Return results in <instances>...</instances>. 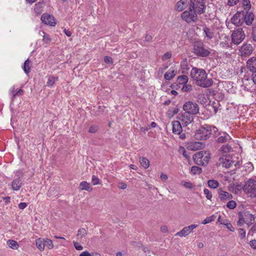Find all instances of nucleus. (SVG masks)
<instances>
[{
  "instance_id": "obj_1",
  "label": "nucleus",
  "mask_w": 256,
  "mask_h": 256,
  "mask_svg": "<svg viewBox=\"0 0 256 256\" xmlns=\"http://www.w3.org/2000/svg\"><path fill=\"white\" fill-rule=\"evenodd\" d=\"M190 76L196 85L200 87L208 88L213 84L212 79L207 78V74L204 69L193 68L190 72Z\"/></svg>"
},
{
  "instance_id": "obj_2",
  "label": "nucleus",
  "mask_w": 256,
  "mask_h": 256,
  "mask_svg": "<svg viewBox=\"0 0 256 256\" xmlns=\"http://www.w3.org/2000/svg\"><path fill=\"white\" fill-rule=\"evenodd\" d=\"M216 128L214 126L205 124L197 130L194 134L195 138L198 140H206L210 138L212 131L216 132Z\"/></svg>"
},
{
  "instance_id": "obj_3",
  "label": "nucleus",
  "mask_w": 256,
  "mask_h": 256,
  "mask_svg": "<svg viewBox=\"0 0 256 256\" xmlns=\"http://www.w3.org/2000/svg\"><path fill=\"white\" fill-rule=\"evenodd\" d=\"M210 155L206 151H200L196 153L192 157L196 164L200 166L206 165L210 159Z\"/></svg>"
},
{
  "instance_id": "obj_4",
  "label": "nucleus",
  "mask_w": 256,
  "mask_h": 256,
  "mask_svg": "<svg viewBox=\"0 0 256 256\" xmlns=\"http://www.w3.org/2000/svg\"><path fill=\"white\" fill-rule=\"evenodd\" d=\"M194 52L197 56L206 57L208 56L210 52L206 48L204 44L200 41H196L194 44Z\"/></svg>"
},
{
  "instance_id": "obj_5",
  "label": "nucleus",
  "mask_w": 256,
  "mask_h": 256,
  "mask_svg": "<svg viewBox=\"0 0 256 256\" xmlns=\"http://www.w3.org/2000/svg\"><path fill=\"white\" fill-rule=\"evenodd\" d=\"M243 190L250 196H256V180L252 178L248 179L244 184Z\"/></svg>"
},
{
  "instance_id": "obj_6",
  "label": "nucleus",
  "mask_w": 256,
  "mask_h": 256,
  "mask_svg": "<svg viewBox=\"0 0 256 256\" xmlns=\"http://www.w3.org/2000/svg\"><path fill=\"white\" fill-rule=\"evenodd\" d=\"M190 8L198 14L204 12L206 4L204 0H193L191 2Z\"/></svg>"
},
{
  "instance_id": "obj_7",
  "label": "nucleus",
  "mask_w": 256,
  "mask_h": 256,
  "mask_svg": "<svg viewBox=\"0 0 256 256\" xmlns=\"http://www.w3.org/2000/svg\"><path fill=\"white\" fill-rule=\"evenodd\" d=\"M183 110L186 112L194 115L198 112L199 106L196 102L188 101L183 105Z\"/></svg>"
},
{
  "instance_id": "obj_8",
  "label": "nucleus",
  "mask_w": 256,
  "mask_h": 256,
  "mask_svg": "<svg viewBox=\"0 0 256 256\" xmlns=\"http://www.w3.org/2000/svg\"><path fill=\"white\" fill-rule=\"evenodd\" d=\"M220 164L222 166L228 168L234 165L235 166H237L238 162L234 160L233 158L230 155H223L219 158Z\"/></svg>"
},
{
  "instance_id": "obj_9",
  "label": "nucleus",
  "mask_w": 256,
  "mask_h": 256,
  "mask_svg": "<svg viewBox=\"0 0 256 256\" xmlns=\"http://www.w3.org/2000/svg\"><path fill=\"white\" fill-rule=\"evenodd\" d=\"M181 18L188 23L196 22L198 19L196 13L190 8L189 10H186L182 14Z\"/></svg>"
},
{
  "instance_id": "obj_10",
  "label": "nucleus",
  "mask_w": 256,
  "mask_h": 256,
  "mask_svg": "<svg viewBox=\"0 0 256 256\" xmlns=\"http://www.w3.org/2000/svg\"><path fill=\"white\" fill-rule=\"evenodd\" d=\"M245 38L244 32L242 28H238L234 30L232 35V40L236 44H240Z\"/></svg>"
},
{
  "instance_id": "obj_11",
  "label": "nucleus",
  "mask_w": 256,
  "mask_h": 256,
  "mask_svg": "<svg viewBox=\"0 0 256 256\" xmlns=\"http://www.w3.org/2000/svg\"><path fill=\"white\" fill-rule=\"evenodd\" d=\"M178 118L182 122V124L184 127L188 126L194 120L192 115L186 112L181 114Z\"/></svg>"
},
{
  "instance_id": "obj_12",
  "label": "nucleus",
  "mask_w": 256,
  "mask_h": 256,
  "mask_svg": "<svg viewBox=\"0 0 256 256\" xmlns=\"http://www.w3.org/2000/svg\"><path fill=\"white\" fill-rule=\"evenodd\" d=\"M198 227L197 224H193L188 226L184 227L182 230L176 234V236H180L181 237H186L192 232V230Z\"/></svg>"
},
{
  "instance_id": "obj_13",
  "label": "nucleus",
  "mask_w": 256,
  "mask_h": 256,
  "mask_svg": "<svg viewBox=\"0 0 256 256\" xmlns=\"http://www.w3.org/2000/svg\"><path fill=\"white\" fill-rule=\"evenodd\" d=\"M253 51V48L250 44H244L239 49V52L242 56H250Z\"/></svg>"
},
{
  "instance_id": "obj_14",
  "label": "nucleus",
  "mask_w": 256,
  "mask_h": 256,
  "mask_svg": "<svg viewBox=\"0 0 256 256\" xmlns=\"http://www.w3.org/2000/svg\"><path fill=\"white\" fill-rule=\"evenodd\" d=\"M242 11L238 12L232 18V24L236 26H242L244 23L242 18L244 16Z\"/></svg>"
},
{
  "instance_id": "obj_15",
  "label": "nucleus",
  "mask_w": 256,
  "mask_h": 256,
  "mask_svg": "<svg viewBox=\"0 0 256 256\" xmlns=\"http://www.w3.org/2000/svg\"><path fill=\"white\" fill-rule=\"evenodd\" d=\"M242 12L244 15V16L242 18L244 22H245L248 26L251 25L254 20V14L250 10H242Z\"/></svg>"
},
{
  "instance_id": "obj_16",
  "label": "nucleus",
  "mask_w": 256,
  "mask_h": 256,
  "mask_svg": "<svg viewBox=\"0 0 256 256\" xmlns=\"http://www.w3.org/2000/svg\"><path fill=\"white\" fill-rule=\"evenodd\" d=\"M41 20L42 22L50 26H54L56 24L54 17L47 14H43L42 16Z\"/></svg>"
},
{
  "instance_id": "obj_17",
  "label": "nucleus",
  "mask_w": 256,
  "mask_h": 256,
  "mask_svg": "<svg viewBox=\"0 0 256 256\" xmlns=\"http://www.w3.org/2000/svg\"><path fill=\"white\" fill-rule=\"evenodd\" d=\"M205 144L200 142H191L188 144V148L192 150L196 151L203 148Z\"/></svg>"
},
{
  "instance_id": "obj_18",
  "label": "nucleus",
  "mask_w": 256,
  "mask_h": 256,
  "mask_svg": "<svg viewBox=\"0 0 256 256\" xmlns=\"http://www.w3.org/2000/svg\"><path fill=\"white\" fill-rule=\"evenodd\" d=\"M172 132L175 134H180L182 132V128L179 120L172 122Z\"/></svg>"
},
{
  "instance_id": "obj_19",
  "label": "nucleus",
  "mask_w": 256,
  "mask_h": 256,
  "mask_svg": "<svg viewBox=\"0 0 256 256\" xmlns=\"http://www.w3.org/2000/svg\"><path fill=\"white\" fill-rule=\"evenodd\" d=\"M218 198L222 201L226 200L232 199V195L221 188L218 190Z\"/></svg>"
},
{
  "instance_id": "obj_20",
  "label": "nucleus",
  "mask_w": 256,
  "mask_h": 256,
  "mask_svg": "<svg viewBox=\"0 0 256 256\" xmlns=\"http://www.w3.org/2000/svg\"><path fill=\"white\" fill-rule=\"evenodd\" d=\"M246 66L252 72H256V58L252 57L250 58L247 61Z\"/></svg>"
},
{
  "instance_id": "obj_21",
  "label": "nucleus",
  "mask_w": 256,
  "mask_h": 256,
  "mask_svg": "<svg viewBox=\"0 0 256 256\" xmlns=\"http://www.w3.org/2000/svg\"><path fill=\"white\" fill-rule=\"evenodd\" d=\"M230 40L228 36H224V38L221 39L219 44L220 47L222 48H228L230 46Z\"/></svg>"
},
{
  "instance_id": "obj_22",
  "label": "nucleus",
  "mask_w": 256,
  "mask_h": 256,
  "mask_svg": "<svg viewBox=\"0 0 256 256\" xmlns=\"http://www.w3.org/2000/svg\"><path fill=\"white\" fill-rule=\"evenodd\" d=\"M176 68L174 67H171L164 74V78L166 80H170L176 76Z\"/></svg>"
},
{
  "instance_id": "obj_23",
  "label": "nucleus",
  "mask_w": 256,
  "mask_h": 256,
  "mask_svg": "<svg viewBox=\"0 0 256 256\" xmlns=\"http://www.w3.org/2000/svg\"><path fill=\"white\" fill-rule=\"evenodd\" d=\"M243 216L244 220H246V224L248 226L252 224V222H254L255 219L254 216L248 212H245Z\"/></svg>"
},
{
  "instance_id": "obj_24",
  "label": "nucleus",
  "mask_w": 256,
  "mask_h": 256,
  "mask_svg": "<svg viewBox=\"0 0 256 256\" xmlns=\"http://www.w3.org/2000/svg\"><path fill=\"white\" fill-rule=\"evenodd\" d=\"M12 188L14 190H18L22 186V182L20 178H18L13 180L12 184Z\"/></svg>"
},
{
  "instance_id": "obj_25",
  "label": "nucleus",
  "mask_w": 256,
  "mask_h": 256,
  "mask_svg": "<svg viewBox=\"0 0 256 256\" xmlns=\"http://www.w3.org/2000/svg\"><path fill=\"white\" fill-rule=\"evenodd\" d=\"M188 6L187 0H180L176 4V10L178 11H182L185 9Z\"/></svg>"
},
{
  "instance_id": "obj_26",
  "label": "nucleus",
  "mask_w": 256,
  "mask_h": 256,
  "mask_svg": "<svg viewBox=\"0 0 256 256\" xmlns=\"http://www.w3.org/2000/svg\"><path fill=\"white\" fill-rule=\"evenodd\" d=\"M204 38H207L208 40L212 38L214 36V32L210 28L204 27Z\"/></svg>"
},
{
  "instance_id": "obj_27",
  "label": "nucleus",
  "mask_w": 256,
  "mask_h": 256,
  "mask_svg": "<svg viewBox=\"0 0 256 256\" xmlns=\"http://www.w3.org/2000/svg\"><path fill=\"white\" fill-rule=\"evenodd\" d=\"M80 188L81 190H85L88 192H91L92 190L90 184L86 181H82L80 183Z\"/></svg>"
},
{
  "instance_id": "obj_28",
  "label": "nucleus",
  "mask_w": 256,
  "mask_h": 256,
  "mask_svg": "<svg viewBox=\"0 0 256 256\" xmlns=\"http://www.w3.org/2000/svg\"><path fill=\"white\" fill-rule=\"evenodd\" d=\"M230 139V136L226 133L224 132L220 134L218 138V142L223 143L228 142Z\"/></svg>"
},
{
  "instance_id": "obj_29",
  "label": "nucleus",
  "mask_w": 256,
  "mask_h": 256,
  "mask_svg": "<svg viewBox=\"0 0 256 256\" xmlns=\"http://www.w3.org/2000/svg\"><path fill=\"white\" fill-rule=\"evenodd\" d=\"M232 146L227 144H224L222 146V147L220 149V152L222 154L228 153L232 151Z\"/></svg>"
},
{
  "instance_id": "obj_30",
  "label": "nucleus",
  "mask_w": 256,
  "mask_h": 256,
  "mask_svg": "<svg viewBox=\"0 0 256 256\" xmlns=\"http://www.w3.org/2000/svg\"><path fill=\"white\" fill-rule=\"evenodd\" d=\"M6 244L10 248L13 250H17L18 248V244L15 240H9L7 241Z\"/></svg>"
},
{
  "instance_id": "obj_31",
  "label": "nucleus",
  "mask_w": 256,
  "mask_h": 256,
  "mask_svg": "<svg viewBox=\"0 0 256 256\" xmlns=\"http://www.w3.org/2000/svg\"><path fill=\"white\" fill-rule=\"evenodd\" d=\"M36 246L40 250H43L45 248L44 239L39 238L36 240Z\"/></svg>"
},
{
  "instance_id": "obj_32",
  "label": "nucleus",
  "mask_w": 256,
  "mask_h": 256,
  "mask_svg": "<svg viewBox=\"0 0 256 256\" xmlns=\"http://www.w3.org/2000/svg\"><path fill=\"white\" fill-rule=\"evenodd\" d=\"M58 77L50 76L48 78L46 85L49 87H52L56 82L58 80Z\"/></svg>"
},
{
  "instance_id": "obj_33",
  "label": "nucleus",
  "mask_w": 256,
  "mask_h": 256,
  "mask_svg": "<svg viewBox=\"0 0 256 256\" xmlns=\"http://www.w3.org/2000/svg\"><path fill=\"white\" fill-rule=\"evenodd\" d=\"M88 234L87 231L84 228H80L78 230L77 238L78 239L80 240H82V238L86 236Z\"/></svg>"
},
{
  "instance_id": "obj_34",
  "label": "nucleus",
  "mask_w": 256,
  "mask_h": 256,
  "mask_svg": "<svg viewBox=\"0 0 256 256\" xmlns=\"http://www.w3.org/2000/svg\"><path fill=\"white\" fill-rule=\"evenodd\" d=\"M188 79L186 76L182 75L178 77L177 82L180 84H184L188 82Z\"/></svg>"
},
{
  "instance_id": "obj_35",
  "label": "nucleus",
  "mask_w": 256,
  "mask_h": 256,
  "mask_svg": "<svg viewBox=\"0 0 256 256\" xmlns=\"http://www.w3.org/2000/svg\"><path fill=\"white\" fill-rule=\"evenodd\" d=\"M141 166L144 168H147L150 166V162L148 158H146L143 157L140 158V160Z\"/></svg>"
},
{
  "instance_id": "obj_36",
  "label": "nucleus",
  "mask_w": 256,
  "mask_h": 256,
  "mask_svg": "<svg viewBox=\"0 0 256 256\" xmlns=\"http://www.w3.org/2000/svg\"><path fill=\"white\" fill-rule=\"evenodd\" d=\"M208 187L212 188H216L219 186V182L214 180H210L208 182Z\"/></svg>"
},
{
  "instance_id": "obj_37",
  "label": "nucleus",
  "mask_w": 256,
  "mask_h": 256,
  "mask_svg": "<svg viewBox=\"0 0 256 256\" xmlns=\"http://www.w3.org/2000/svg\"><path fill=\"white\" fill-rule=\"evenodd\" d=\"M242 6L244 11L250 10L251 8L250 0H242Z\"/></svg>"
},
{
  "instance_id": "obj_38",
  "label": "nucleus",
  "mask_w": 256,
  "mask_h": 256,
  "mask_svg": "<svg viewBox=\"0 0 256 256\" xmlns=\"http://www.w3.org/2000/svg\"><path fill=\"white\" fill-rule=\"evenodd\" d=\"M30 60L28 59H27L24 64L22 67L23 70L26 74H28L30 72Z\"/></svg>"
},
{
  "instance_id": "obj_39",
  "label": "nucleus",
  "mask_w": 256,
  "mask_h": 256,
  "mask_svg": "<svg viewBox=\"0 0 256 256\" xmlns=\"http://www.w3.org/2000/svg\"><path fill=\"white\" fill-rule=\"evenodd\" d=\"M202 171V168L197 166H193L191 168V172L194 174H200Z\"/></svg>"
},
{
  "instance_id": "obj_40",
  "label": "nucleus",
  "mask_w": 256,
  "mask_h": 256,
  "mask_svg": "<svg viewBox=\"0 0 256 256\" xmlns=\"http://www.w3.org/2000/svg\"><path fill=\"white\" fill-rule=\"evenodd\" d=\"M215 216L212 215L209 217H206L202 222V224H206L214 220Z\"/></svg>"
},
{
  "instance_id": "obj_41",
  "label": "nucleus",
  "mask_w": 256,
  "mask_h": 256,
  "mask_svg": "<svg viewBox=\"0 0 256 256\" xmlns=\"http://www.w3.org/2000/svg\"><path fill=\"white\" fill-rule=\"evenodd\" d=\"M42 34H44L43 35V38H42V41L44 42V43H46V44H49L50 42V38L49 36V35L47 34H46L45 32H42Z\"/></svg>"
},
{
  "instance_id": "obj_42",
  "label": "nucleus",
  "mask_w": 256,
  "mask_h": 256,
  "mask_svg": "<svg viewBox=\"0 0 256 256\" xmlns=\"http://www.w3.org/2000/svg\"><path fill=\"white\" fill-rule=\"evenodd\" d=\"M45 247H46L48 249H51L53 248L52 242L48 238L44 240Z\"/></svg>"
},
{
  "instance_id": "obj_43",
  "label": "nucleus",
  "mask_w": 256,
  "mask_h": 256,
  "mask_svg": "<svg viewBox=\"0 0 256 256\" xmlns=\"http://www.w3.org/2000/svg\"><path fill=\"white\" fill-rule=\"evenodd\" d=\"M236 206V204L234 200H230L226 204V207L230 210L234 209Z\"/></svg>"
},
{
  "instance_id": "obj_44",
  "label": "nucleus",
  "mask_w": 256,
  "mask_h": 256,
  "mask_svg": "<svg viewBox=\"0 0 256 256\" xmlns=\"http://www.w3.org/2000/svg\"><path fill=\"white\" fill-rule=\"evenodd\" d=\"M152 36L149 34H147L145 36L144 40H143L142 42H140V44L142 46H145L144 42H151L152 40Z\"/></svg>"
},
{
  "instance_id": "obj_45",
  "label": "nucleus",
  "mask_w": 256,
  "mask_h": 256,
  "mask_svg": "<svg viewBox=\"0 0 256 256\" xmlns=\"http://www.w3.org/2000/svg\"><path fill=\"white\" fill-rule=\"evenodd\" d=\"M244 223H246L243 215L239 214V220L237 222V224L239 226H242Z\"/></svg>"
},
{
  "instance_id": "obj_46",
  "label": "nucleus",
  "mask_w": 256,
  "mask_h": 256,
  "mask_svg": "<svg viewBox=\"0 0 256 256\" xmlns=\"http://www.w3.org/2000/svg\"><path fill=\"white\" fill-rule=\"evenodd\" d=\"M204 194L206 195V196L208 200H210L212 198V194L210 191L207 188H204Z\"/></svg>"
},
{
  "instance_id": "obj_47",
  "label": "nucleus",
  "mask_w": 256,
  "mask_h": 256,
  "mask_svg": "<svg viewBox=\"0 0 256 256\" xmlns=\"http://www.w3.org/2000/svg\"><path fill=\"white\" fill-rule=\"evenodd\" d=\"M92 182L94 186L100 183V179L94 175L92 178Z\"/></svg>"
},
{
  "instance_id": "obj_48",
  "label": "nucleus",
  "mask_w": 256,
  "mask_h": 256,
  "mask_svg": "<svg viewBox=\"0 0 256 256\" xmlns=\"http://www.w3.org/2000/svg\"><path fill=\"white\" fill-rule=\"evenodd\" d=\"M192 86L190 84H184L182 87V91L186 92L190 91L192 90Z\"/></svg>"
},
{
  "instance_id": "obj_49",
  "label": "nucleus",
  "mask_w": 256,
  "mask_h": 256,
  "mask_svg": "<svg viewBox=\"0 0 256 256\" xmlns=\"http://www.w3.org/2000/svg\"><path fill=\"white\" fill-rule=\"evenodd\" d=\"M98 126L96 125H93L88 130V132L91 134H94L98 131Z\"/></svg>"
},
{
  "instance_id": "obj_50",
  "label": "nucleus",
  "mask_w": 256,
  "mask_h": 256,
  "mask_svg": "<svg viewBox=\"0 0 256 256\" xmlns=\"http://www.w3.org/2000/svg\"><path fill=\"white\" fill-rule=\"evenodd\" d=\"M74 246L75 248L78 250H81L83 249V246L78 242L73 241Z\"/></svg>"
},
{
  "instance_id": "obj_51",
  "label": "nucleus",
  "mask_w": 256,
  "mask_h": 256,
  "mask_svg": "<svg viewBox=\"0 0 256 256\" xmlns=\"http://www.w3.org/2000/svg\"><path fill=\"white\" fill-rule=\"evenodd\" d=\"M172 56V52H166V53H165L162 57V60H167L169 58H170Z\"/></svg>"
},
{
  "instance_id": "obj_52",
  "label": "nucleus",
  "mask_w": 256,
  "mask_h": 256,
  "mask_svg": "<svg viewBox=\"0 0 256 256\" xmlns=\"http://www.w3.org/2000/svg\"><path fill=\"white\" fill-rule=\"evenodd\" d=\"M238 234L240 236L241 238H244L246 236V232L243 228H239L238 229Z\"/></svg>"
},
{
  "instance_id": "obj_53",
  "label": "nucleus",
  "mask_w": 256,
  "mask_h": 256,
  "mask_svg": "<svg viewBox=\"0 0 256 256\" xmlns=\"http://www.w3.org/2000/svg\"><path fill=\"white\" fill-rule=\"evenodd\" d=\"M183 182V186L186 188L190 189H192L193 188V184L190 182Z\"/></svg>"
},
{
  "instance_id": "obj_54",
  "label": "nucleus",
  "mask_w": 256,
  "mask_h": 256,
  "mask_svg": "<svg viewBox=\"0 0 256 256\" xmlns=\"http://www.w3.org/2000/svg\"><path fill=\"white\" fill-rule=\"evenodd\" d=\"M230 190L233 193L237 194L238 192L240 191V189L238 188L234 187V184L230 187Z\"/></svg>"
},
{
  "instance_id": "obj_55",
  "label": "nucleus",
  "mask_w": 256,
  "mask_h": 256,
  "mask_svg": "<svg viewBox=\"0 0 256 256\" xmlns=\"http://www.w3.org/2000/svg\"><path fill=\"white\" fill-rule=\"evenodd\" d=\"M250 247L254 250H256V240H252L250 242Z\"/></svg>"
},
{
  "instance_id": "obj_56",
  "label": "nucleus",
  "mask_w": 256,
  "mask_h": 256,
  "mask_svg": "<svg viewBox=\"0 0 256 256\" xmlns=\"http://www.w3.org/2000/svg\"><path fill=\"white\" fill-rule=\"evenodd\" d=\"M104 61L106 64H110L112 62V58L108 56H106L104 58Z\"/></svg>"
},
{
  "instance_id": "obj_57",
  "label": "nucleus",
  "mask_w": 256,
  "mask_h": 256,
  "mask_svg": "<svg viewBox=\"0 0 256 256\" xmlns=\"http://www.w3.org/2000/svg\"><path fill=\"white\" fill-rule=\"evenodd\" d=\"M226 228L229 230L230 231L234 232V228L232 226V224L230 222H227L226 224Z\"/></svg>"
},
{
  "instance_id": "obj_58",
  "label": "nucleus",
  "mask_w": 256,
  "mask_h": 256,
  "mask_svg": "<svg viewBox=\"0 0 256 256\" xmlns=\"http://www.w3.org/2000/svg\"><path fill=\"white\" fill-rule=\"evenodd\" d=\"M239 0H228V5L230 6H233L236 5Z\"/></svg>"
},
{
  "instance_id": "obj_59",
  "label": "nucleus",
  "mask_w": 256,
  "mask_h": 256,
  "mask_svg": "<svg viewBox=\"0 0 256 256\" xmlns=\"http://www.w3.org/2000/svg\"><path fill=\"white\" fill-rule=\"evenodd\" d=\"M18 206L20 210H24L27 206V204L26 202H20L18 204Z\"/></svg>"
},
{
  "instance_id": "obj_60",
  "label": "nucleus",
  "mask_w": 256,
  "mask_h": 256,
  "mask_svg": "<svg viewBox=\"0 0 256 256\" xmlns=\"http://www.w3.org/2000/svg\"><path fill=\"white\" fill-rule=\"evenodd\" d=\"M182 150H183V153L182 156L184 158H185L186 160H190V156L188 154H187L184 148H182Z\"/></svg>"
},
{
  "instance_id": "obj_61",
  "label": "nucleus",
  "mask_w": 256,
  "mask_h": 256,
  "mask_svg": "<svg viewBox=\"0 0 256 256\" xmlns=\"http://www.w3.org/2000/svg\"><path fill=\"white\" fill-rule=\"evenodd\" d=\"M178 112V109L176 108H174L170 110V115L172 116Z\"/></svg>"
},
{
  "instance_id": "obj_62",
  "label": "nucleus",
  "mask_w": 256,
  "mask_h": 256,
  "mask_svg": "<svg viewBox=\"0 0 256 256\" xmlns=\"http://www.w3.org/2000/svg\"><path fill=\"white\" fill-rule=\"evenodd\" d=\"M23 94V91L21 89L19 90L16 94L13 95V98H15L16 96H22Z\"/></svg>"
},
{
  "instance_id": "obj_63",
  "label": "nucleus",
  "mask_w": 256,
  "mask_h": 256,
  "mask_svg": "<svg viewBox=\"0 0 256 256\" xmlns=\"http://www.w3.org/2000/svg\"><path fill=\"white\" fill-rule=\"evenodd\" d=\"M160 230L162 232H166L168 231V228L166 226H161Z\"/></svg>"
},
{
  "instance_id": "obj_64",
  "label": "nucleus",
  "mask_w": 256,
  "mask_h": 256,
  "mask_svg": "<svg viewBox=\"0 0 256 256\" xmlns=\"http://www.w3.org/2000/svg\"><path fill=\"white\" fill-rule=\"evenodd\" d=\"M80 256H91V254L88 252L84 251V252H82L80 254Z\"/></svg>"
}]
</instances>
